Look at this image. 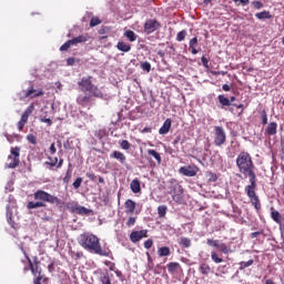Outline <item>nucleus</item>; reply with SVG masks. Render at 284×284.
<instances>
[{"label": "nucleus", "mask_w": 284, "mask_h": 284, "mask_svg": "<svg viewBox=\"0 0 284 284\" xmlns=\"http://www.w3.org/2000/svg\"><path fill=\"white\" fill-rule=\"evenodd\" d=\"M79 245H81V247L88 252L98 254V256H112V251L110 247H101V241L99 240V236L92 233L81 234L79 237Z\"/></svg>", "instance_id": "obj_1"}, {"label": "nucleus", "mask_w": 284, "mask_h": 284, "mask_svg": "<svg viewBox=\"0 0 284 284\" xmlns=\"http://www.w3.org/2000/svg\"><path fill=\"white\" fill-rule=\"evenodd\" d=\"M34 201H30L27 203V210H37L38 207H48L50 205H63V201L55 195L50 194L43 190H37L33 193Z\"/></svg>", "instance_id": "obj_2"}, {"label": "nucleus", "mask_w": 284, "mask_h": 284, "mask_svg": "<svg viewBox=\"0 0 284 284\" xmlns=\"http://www.w3.org/2000/svg\"><path fill=\"white\" fill-rule=\"evenodd\" d=\"M236 168L239 169L240 174L244 176H248L250 183H256V166L254 165V161L252 160V155L250 153L242 151L236 158Z\"/></svg>", "instance_id": "obj_3"}, {"label": "nucleus", "mask_w": 284, "mask_h": 284, "mask_svg": "<svg viewBox=\"0 0 284 284\" xmlns=\"http://www.w3.org/2000/svg\"><path fill=\"white\" fill-rule=\"evenodd\" d=\"M80 92L92 94L94 99H103V91L92 83V77H84L78 82Z\"/></svg>", "instance_id": "obj_4"}, {"label": "nucleus", "mask_w": 284, "mask_h": 284, "mask_svg": "<svg viewBox=\"0 0 284 284\" xmlns=\"http://www.w3.org/2000/svg\"><path fill=\"white\" fill-rule=\"evenodd\" d=\"M24 257L26 260L20 261V263H22L23 265V268H22L23 274H28V272H31L33 276H43L41 267L37 264H32V260L26 253H24Z\"/></svg>", "instance_id": "obj_5"}, {"label": "nucleus", "mask_w": 284, "mask_h": 284, "mask_svg": "<svg viewBox=\"0 0 284 284\" xmlns=\"http://www.w3.org/2000/svg\"><path fill=\"white\" fill-rule=\"evenodd\" d=\"M244 190L252 205H254L255 210L258 212V210H261V200L258 199V195H256V182H251Z\"/></svg>", "instance_id": "obj_6"}, {"label": "nucleus", "mask_w": 284, "mask_h": 284, "mask_svg": "<svg viewBox=\"0 0 284 284\" xmlns=\"http://www.w3.org/2000/svg\"><path fill=\"white\" fill-rule=\"evenodd\" d=\"M227 141V133L223 126H214L213 131V143L216 148H221V145H225Z\"/></svg>", "instance_id": "obj_7"}, {"label": "nucleus", "mask_w": 284, "mask_h": 284, "mask_svg": "<svg viewBox=\"0 0 284 284\" xmlns=\"http://www.w3.org/2000/svg\"><path fill=\"white\" fill-rule=\"evenodd\" d=\"M20 152H21V148L19 146L11 148V155L8 156V161H11V162L7 164V168H9V170H14V168H19V163H21Z\"/></svg>", "instance_id": "obj_8"}, {"label": "nucleus", "mask_w": 284, "mask_h": 284, "mask_svg": "<svg viewBox=\"0 0 284 284\" xmlns=\"http://www.w3.org/2000/svg\"><path fill=\"white\" fill-rule=\"evenodd\" d=\"M34 112V104H30L22 113L20 121L17 124L19 132L23 131L26 128V123H28V119H30V114Z\"/></svg>", "instance_id": "obj_9"}, {"label": "nucleus", "mask_w": 284, "mask_h": 284, "mask_svg": "<svg viewBox=\"0 0 284 284\" xmlns=\"http://www.w3.org/2000/svg\"><path fill=\"white\" fill-rule=\"evenodd\" d=\"M159 29H161V22H159L156 19H149L144 23L145 34H152V32H156Z\"/></svg>", "instance_id": "obj_10"}, {"label": "nucleus", "mask_w": 284, "mask_h": 284, "mask_svg": "<svg viewBox=\"0 0 284 284\" xmlns=\"http://www.w3.org/2000/svg\"><path fill=\"white\" fill-rule=\"evenodd\" d=\"M199 166L192 164V165H186V166H182L179 169L180 174H182L183 176H196V174H199Z\"/></svg>", "instance_id": "obj_11"}, {"label": "nucleus", "mask_w": 284, "mask_h": 284, "mask_svg": "<svg viewBox=\"0 0 284 284\" xmlns=\"http://www.w3.org/2000/svg\"><path fill=\"white\" fill-rule=\"evenodd\" d=\"M92 93L85 94V95H78L77 103L78 105H81V108H90L92 105Z\"/></svg>", "instance_id": "obj_12"}, {"label": "nucleus", "mask_w": 284, "mask_h": 284, "mask_svg": "<svg viewBox=\"0 0 284 284\" xmlns=\"http://www.w3.org/2000/svg\"><path fill=\"white\" fill-rule=\"evenodd\" d=\"M142 239H148V230L133 231L130 234L131 243H139Z\"/></svg>", "instance_id": "obj_13"}, {"label": "nucleus", "mask_w": 284, "mask_h": 284, "mask_svg": "<svg viewBox=\"0 0 284 284\" xmlns=\"http://www.w3.org/2000/svg\"><path fill=\"white\" fill-rule=\"evenodd\" d=\"M44 92L39 89H34L33 85H31L28 90L24 91V99H37V97H43Z\"/></svg>", "instance_id": "obj_14"}, {"label": "nucleus", "mask_w": 284, "mask_h": 284, "mask_svg": "<svg viewBox=\"0 0 284 284\" xmlns=\"http://www.w3.org/2000/svg\"><path fill=\"white\" fill-rule=\"evenodd\" d=\"M278 130V124L276 122H271L265 129L266 136H274Z\"/></svg>", "instance_id": "obj_15"}, {"label": "nucleus", "mask_w": 284, "mask_h": 284, "mask_svg": "<svg viewBox=\"0 0 284 284\" xmlns=\"http://www.w3.org/2000/svg\"><path fill=\"white\" fill-rule=\"evenodd\" d=\"M169 274H176V272H183L181 264L179 262H170L168 265Z\"/></svg>", "instance_id": "obj_16"}, {"label": "nucleus", "mask_w": 284, "mask_h": 284, "mask_svg": "<svg viewBox=\"0 0 284 284\" xmlns=\"http://www.w3.org/2000/svg\"><path fill=\"white\" fill-rule=\"evenodd\" d=\"M110 159H115L116 161H119V163H121V165H125L126 158L125 154H123V152L121 151H113L110 154Z\"/></svg>", "instance_id": "obj_17"}, {"label": "nucleus", "mask_w": 284, "mask_h": 284, "mask_svg": "<svg viewBox=\"0 0 284 284\" xmlns=\"http://www.w3.org/2000/svg\"><path fill=\"white\" fill-rule=\"evenodd\" d=\"M124 209H125V214H134V210H136V202L133 200H126L124 202Z\"/></svg>", "instance_id": "obj_18"}, {"label": "nucleus", "mask_w": 284, "mask_h": 284, "mask_svg": "<svg viewBox=\"0 0 284 284\" xmlns=\"http://www.w3.org/2000/svg\"><path fill=\"white\" fill-rule=\"evenodd\" d=\"M57 163H59V158L52 159V156H48V161H45L43 165L47 170H54V168H57Z\"/></svg>", "instance_id": "obj_19"}, {"label": "nucleus", "mask_w": 284, "mask_h": 284, "mask_svg": "<svg viewBox=\"0 0 284 284\" xmlns=\"http://www.w3.org/2000/svg\"><path fill=\"white\" fill-rule=\"evenodd\" d=\"M88 41H90V36H88V34H81V36H78V37L71 39V43L73 45H77L78 43H85Z\"/></svg>", "instance_id": "obj_20"}, {"label": "nucleus", "mask_w": 284, "mask_h": 284, "mask_svg": "<svg viewBox=\"0 0 284 284\" xmlns=\"http://www.w3.org/2000/svg\"><path fill=\"white\" fill-rule=\"evenodd\" d=\"M271 219L280 225V227L283 226V215L280 214L278 211H272L271 212Z\"/></svg>", "instance_id": "obj_21"}, {"label": "nucleus", "mask_w": 284, "mask_h": 284, "mask_svg": "<svg viewBox=\"0 0 284 284\" xmlns=\"http://www.w3.org/2000/svg\"><path fill=\"white\" fill-rule=\"evenodd\" d=\"M130 189L133 194H139V192H141V181H139V179L131 181Z\"/></svg>", "instance_id": "obj_22"}, {"label": "nucleus", "mask_w": 284, "mask_h": 284, "mask_svg": "<svg viewBox=\"0 0 284 284\" xmlns=\"http://www.w3.org/2000/svg\"><path fill=\"white\" fill-rule=\"evenodd\" d=\"M170 128H172V120L166 119L163 123V125L160 128L159 133L160 134H168L170 132Z\"/></svg>", "instance_id": "obj_23"}, {"label": "nucleus", "mask_w": 284, "mask_h": 284, "mask_svg": "<svg viewBox=\"0 0 284 284\" xmlns=\"http://www.w3.org/2000/svg\"><path fill=\"white\" fill-rule=\"evenodd\" d=\"M199 45V38H192L189 42V48L193 54H199L196 47Z\"/></svg>", "instance_id": "obj_24"}, {"label": "nucleus", "mask_w": 284, "mask_h": 284, "mask_svg": "<svg viewBox=\"0 0 284 284\" xmlns=\"http://www.w3.org/2000/svg\"><path fill=\"white\" fill-rule=\"evenodd\" d=\"M146 154H149V156H153V159H155L158 165H161V163H162L161 153L156 152L155 150L148 149Z\"/></svg>", "instance_id": "obj_25"}, {"label": "nucleus", "mask_w": 284, "mask_h": 284, "mask_svg": "<svg viewBox=\"0 0 284 284\" xmlns=\"http://www.w3.org/2000/svg\"><path fill=\"white\" fill-rule=\"evenodd\" d=\"M99 281L101 284H112V277H110L108 271L100 274Z\"/></svg>", "instance_id": "obj_26"}, {"label": "nucleus", "mask_w": 284, "mask_h": 284, "mask_svg": "<svg viewBox=\"0 0 284 284\" xmlns=\"http://www.w3.org/2000/svg\"><path fill=\"white\" fill-rule=\"evenodd\" d=\"M116 49L120 50V52H130V50H132V45L123 41H119L116 44Z\"/></svg>", "instance_id": "obj_27"}, {"label": "nucleus", "mask_w": 284, "mask_h": 284, "mask_svg": "<svg viewBox=\"0 0 284 284\" xmlns=\"http://www.w3.org/2000/svg\"><path fill=\"white\" fill-rule=\"evenodd\" d=\"M255 17L260 20L263 21L265 19H272V13L267 10L261 11L255 13Z\"/></svg>", "instance_id": "obj_28"}, {"label": "nucleus", "mask_w": 284, "mask_h": 284, "mask_svg": "<svg viewBox=\"0 0 284 284\" xmlns=\"http://www.w3.org/2000/svg\"><path fill=\"white\" fill-rule=\"evenodd\" d=\"M200 272L203 274V276H207L212 272V267L209 266L207 263H202L200 265Z\"/></svg>", "instance_id": "obj_29"}, {"label": "nucleus", "mask_w": 284, "mask_h": 284, "mask_svg": "<svg viewBox=\"0 0 284 284\" xmlns=\"http://www.w3.org/2000/svg\"><path fill=\"white\" fill-rule=\"evenodd\" d=\"M170 254H172V251H170L169 246H162L158 250V255L160 257L170 256Z\"/></svg>", "instance_id": "obj_30"}, {"label": "nucleus", "mask_w": 284, "mask_h": 284, "mask_svg": "<svg viewBox=\"0 0 284 284\" xmlns=\"http://www.w3.org/2000/svg\"><path fill=\"white\" fill-rule=\"evenodd\" d=\"M7 223L10 227H17V222H14V217L12 216V211H7Z\"/></svg>", "instance_id": "obj_31"}, {"label": "nucleus", "mask_w": 284, "mask_h": 284, "mask_svg": "<svg viewBox=\"0 0 284 284\" xmlns=\"http://www.w3.org/2000/svg\"><path fill=\"white\" fill-rule=\"evenodd\" d=\"M239 265L240 272H243V270H246V267H252V265H254V260H248L247 262H240Z\"/></svg>", "instance_id": "obj_32"}, {"label": "nucleus", "mask_w": 284, "mask_h": 284, "mask_svg": "<svg viewBox=\"0 0 284 284\" xmlns=\"http://www.w3.org/2000/svg\"><path fill=\"white\" fill-rule=\"evenodd\" d=\"M124 37H126V39H129L131 43H134V41H136V38H138L136 33H134V31L132 30H126L124 32Z\"/></svg>", "instance_id": "obj_33"}, {"label": "nucleus", "mask_w": 284, "mask_h": 284, "mask_svg": "<svg viewBox=\"0 0 284 284\" xmlns=\"http://www.w3.org/2000/svg\"><path fill=\"white\" fill-rule=\"evenodd\" d=\"M206 179L209 183H216V181H219V176L216 175V173H213L212 171L206 172Z\"/></svg>", "instance_id": "obj_34"}, {"label": "nucleus", "mask_w": 284, "mask_h": 284, "mask_svg": "<svg viewBox=\"0 0 284 284\" xmlns=\"http://www.w3.org/2000/svg\"><path fill=\"white\" fill-rule=\"evenodd\" d=\"M158 214L160 219L165 217V215L168 214V206L166 205L158 206Z\"/></svg>", "instance_id": "obj_35"}, {"label": "nucleus", "mask_w": 284, "mask_h": 284, "mask_svg": "<svg viewBox=\"0 0 284 284\" xmlns=\"http://www.w3.org/2000/svg\"><path fill=\"white\" fill-rule=\"evenodd\" d=\"M180 245L182 247H191L192 246V240H190L189 237H181L180 239Z\"/></svg>", "instance_id": "obj_36"}, {"label": "nucleus", "mask_w": 284, "mask_h": 284, "mask_svg": "<svg viewBox=\"0 0 284 284\" xmlns=\"http://www.w3.org/2000/svg\"><path fill=\"white\" fill-rule=\"evenodd\" d=\"M217 99H219L221 105H225V106L232 105V103L230 102V99L225 98V95H223V94H220L217 97Z\"/></svg>", "instance_id": "obj_37"}, {"label": "nucleus", "mask_w": 284, "mask_h": 284, "mask_svg": "<svg viewBox=\"0 0 284 284\" xmlns=\"http://www.w3.org/2000/svg\"><path fill=\"white\" fill-rule=\"evenodd\" d=\"M72 40H68L65 43H63L61 47H60V52H68L70 50V48H72Z\"/></svg>", "instance_id": "obj_38"}, {"label": "nucleus", "mask_w": 284, "mask_h": 284, "mask_svg": "<svg viewBox=\"0 0 284 284\" xmlns=\"http://www.w3.org/2000/svg\"><path fill=\"white\" fill-rule=\"evenodd\" d=\"M219 250L220 252H222L223 254H230V252H232V250L229 248L226 243H221L219 244Z\"/></svg>", "instance_id": "obj_39"}, {"label": "nucleus", "mask_w": 284, "mask_h": 284, "mask_svg": "<svg viewBox=\"0 0 284 284\" xmlns=\"http://www.w3.org/2000/svg\"><path fill=\"white\" fill-rule=\"evenodd\" d=\"M141 69L144 72H150L152 70V64L150 62H148V61L141 62Z\"/></svg>", "instance_id": "obj_40"}, {"label": "nucleus", "mask_w": 284, "mask_h": 284, "mask_svg": "<svg viewBox=\"0 0 284 284\" xmlns=\"http://www.w3.org/2000/svg\"><path fill=\"white\" fill-rule=\"evenodd\" d=\"M185 37H187V31L182 30L176 36V41H185Z\"/></svg>", "instance_id": "obj_41"}, {"label": "nucleus", "mask_w": 284, "mask_h": 284, "mask_svg": "<svg viewBox=\"0 0 284 284\" xmlns=\"http://www.w3.org/2000/svg\"><path fill=\"white\" fill-rule=\"evenodd\" d=\"M95 26H101V19H99L98 17L91 18L90 21V28H95Z\"/></svg>", "instance_id": "obj_42"}, {"label": "nucleus", "mask_w": 284, "mask_h": 284, "mask_svg": "<svg viewBox=\"0 0 284 284\" xmlns=\"http://www.w3.org/2000/svg\"><path fill=\"white\" fill-rule=\"evenodd\" d=\"M75 212L77 214H90V210L85 209V206H77Z\"/></svg>", "instance_id": "obj_43"}, {"label": "nucleus", "mask_w": 284, "mask_h": 284, "mask_svg": "<svg viewBox=\"0 0 284 284\" xmlns=\"http://www.w3.org/2000/svg\"><path fill=\"white\" fill-rule=\"evenodd\" d=\"M211 258L213 262L215 263H223V258L219 257V255L216 254V252H211Z\"/></svg>", "instance_id": "obj_44"}, {"label": "nucleus", "mask_w": 284, "mask_h": 284, "mask_svg": "<svg viewBox=\"0 0 284 284\" xmlns=\"http://www.w3.org/2000/svg\"><path fill=\"white\" fill-rule=\"evenodd\" d=\"M82 183H83V178H77L72 185H73L74 190H79V187H81Z\"/></svg>", "instance_id": "obj_45"}, {"label": "nucleus", "mask_w": 284, "mask_h": 284, "mask_svg": "<svg viewBox=\"0 0 284 284\" xmlns=\"http://www.w3.org/2000/svg\"><path fill=\"white\" fill-rule=\"evenodd\" d=\"M120 146H121L122 150H130L131 144H130V142L128 140H122L120 142Z\"/></svg>", "instance_id": "obj_46"}, {"label": "nucleus", "mask_w": 284, "mask_h": 284, "mask_svg": "<svg viewBox=\"0 0 284 284\" xmlns=\"http://www.w3.org/2000/svg\"><path fill=\"white\" fill-rule=\"evenodd\" d=\"M262 125H267V111H261Z\"/></svg>", "instance_id": "obj_47"}, {"label": "nucleus", "mask_w": 284, "mask_h": 284, "mask_svg": "<svg viewBox=\"0 0 284 284\" xmlns=\"http://www.w3.org/2000/svg\"><path fill=\"white\" fill-rule=\"evenodd\" d=\"M206 244L210 245V247H219V240L207 239Z\"/></svg>", "instance_id": "obj_48"}, {"label": "nucleus", "mask_w": 284, "mask_h": 284, "mask_svg": "<svg viewBox=\"0 0 284 284\" xmlns=\"http://www.w3.org/2000/svg\"><path fill=\"white\" fill-rule=\"evenodd\" d=\"M253 8H255V10H262L263 8V2L261 0H255L252 2Z\"/></svg>", "instance_id": "obj_49"}, {"label": "nucleus", "mask_w": 284, "mask_h": 284, "mask_svg": "<svg viewBox=\"0 0 284 284\" xmlns=\"http://www.w3.org/2000/svg\"><path fill=\"white\" fill-rule=\"evenodd\" d=\"M27 141L31 143L32 145H37V136L34 134H28L27 135Z\"/></svg>", "instance_id": "obj_50"}, {"label": "nucleus", "mask_w": 284, "mask_h": 284, "mask_svg": "<svg viewBox=\"0 0 284 284\" xmlns=\"http://www.w3.org/2000/svg\"><path fill=\"white\" fill-rule=\"evenodd\" d=\"M71 179H72V173L70 172V170H68L65 176L63 178V183H65V185H68V183H70Z\"/></svg>", "instance_id": "obj_51"}, {"label": "nucleus", "mask_w": 284, "mask_h": 284, "mask_svg": "<svg viewBox=\"0 0 284 284\" xmlns=\"http://www.w3.org/2000/svg\"><path fill=\"white\" fill-rule=\"evenodd\" d=\"M136 224V217H129L126 221V227H132V225Z\"/></svg>", "instance_id": "obj_52"}, {"label": "nucleus", "mask_w": 284, "mask_h": 284, "mask_svg": "<svg viewBox=\"0 0 284 284\" xmlns=\"http://www.w3.org/2000/svg\"><path fill=\"white\" fill-rule=\"evenodd\" d=\"M236 6H250V0H233Z\"/></svg>", "instance_id": "obj_53"}, {"label": "nucleus", "mask_w": 284, "mask_h": 284, "mask_svg": "<svg viewBox=\"0 0 284 284\" xmlns=\"http://www.w3.org/2000/svg\"><path fill=\"white\" fill-rule=\"evenodd\" d=\"M153 245H154V241H152V240H146L144 242L145 250H150V247H152Z\"/></svg>", "instance_id": "obj_54"}, {"label": "nucleus", "mask_w": 284, "mask_h": 284, "mask_svg": "<svg viewBox=\"0 0 284 284\" xmlns=\"http://www.w3.org/2000/svg\"><path fill=\"white\" fill-rule=\"evenodd\" d=\"M201 62H202V65L204 67V68H210V60H207L206 58H205V55H203L202 58H201Z\"/></svg>", "instance_id": "obj_55"}, {"label": "nucleus", "mask_w": 284, "mask_h": 284, "mask_svg": "<svg viewBox=\"0 0 284 284\" xmlns=\"http://www.w3.org/2000/svg\"><path fill=\"white\" fill-rule=\"evenodd\" d=\"M87 178L90 179V181H97V174H94V172H88Z\"/></svg>", "instance_id": "obj_56"}, {"label": "nucleus", "mask_w": 284, "mask_h": 284, "mask_svg": "<svg viewBox=\"0 0 284 284\" xmlns=\"http://www.w3.org/2000/svg\"><path fill=\"white\" fill-rule=\"evenodd\" d=\"M49 152L50 154H57V145L54 143H52L49 148Z\"/></svg>", "instance_id": "obj_57"}, {"label": "nucleus", "mask_w": 284, "mask_h": 284, "mask_svg": "<svg viewBox=\"0 0 284 284\" xmlns=\"http://www.w3.org/2000/svg\"><path fill=\"white\" fill-rule=\"evenodd\" d=\"M211 74H213V77H216L219 74H222V77H225V74H227V71H211Z\"/></svg>", "instance_id": "obj_58"}, {"label": "nucleus", "mask_w": 284, "mask_h": 284, "mask_svg": "<svg viewBox=\"0 0 284 284\" xmlns=\"http://www.w3.org/2000/svg\"><path fill=\"white\" fill-rule=\"evenodd\" d=\"M108 32H110V28H108V27H102L99 30V34H108Z\"/></svg>", "instance_id": "obj_59"}, {"label": "nucleus", "mask_w": 284, "mask_h": 284, "mask_svg": "<svg viewBox=\"0 0 284 284\" xmlns=\"http://www.w3.org/2000/svg\"><path fill=\"white\" fill-rule=\"evenodd\" d=\"M41 123H47L49 126L52 125V121L49 118H42Z\"/></svg>", "instance_id": "obj_60"}, {"label": "nucleus", "mask_w": 284, "mask_h": 284, "mask_svg": "<svg viewBox=\"0 0 284 284\" xmlns=\"http://www.w3.org/2000/svg\"><path fill=\"white\" fill-rule=\"evenodd\" d=\"M31 265H41V261H39L38 256L33 257V261H31Z\"/></svg>", "instance_id": "obj_61"}, {"label": "nucleus", "mask_w": 284, "mask_h": 284, "mask_svg": "<svg viewBox=\"0 0 284 284\" xmlns=\"http://www.w3.org/2000/svg\"><path fill=\"white\" fill-rule=\"evenodd\" d=\"M261 234H263V231L253 232L251 239H256L257 236H261Z\"/></svg>", "instance_id": "obj_62"}, {"label": "nucleus", "mask_w": 284, "mask_h": 284, "mask_svg": "<svg viewBox=\"0 0 284 284\" xmlns=\"http://www.w3.org/2000/svg\"><path fill=\"white\" fill-rule=\"evenodd\" d=\"M55 168H57V170L63 168V159L58 160Z\"/></svg>", "instance_id": "obj_63"}, {"label": "nucleus", "mask_w": 284, "mask_h": 284, "mask_svg": "<svg viewBox=\"0 0 284 284\" xmlns=\"http://www.w3.org/2000/svg\"><path fill=\"white\" fill-rule=\"evenodd\" d=\"M74 63H75L74 58H69V59H67V64H68V65H74Z\"/></svg>", "instance_id": "obj_64"}]
</instances>
